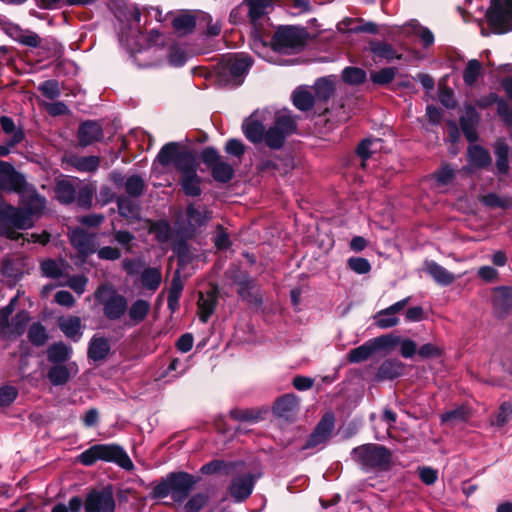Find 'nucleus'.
Here are the masks:
<instances>
[{
    "label": "nucleus",
    "mask_w": 512,
    "mask_h": 512,
    "mask_svg": "<svg viewBox=\"0 0 512 512\" xmlns=\"http://www.w3.org/2000/svg\"><path fill=\"white\" fill-rule=\"evenodd\" d=\"M151 305L147 300L137 299L128 306L127 314L129 325L135 326L143 322L148 316Z\"/></svg>",
    "instance_id": "4be33fe9"
},
{
    "label": "nucleus",
    "mask_w": 512,
    "mask_h": 512,
    "mask_svg": "<svg viewBox=\"0 0 512 512\" xmlns=\"http://www.w3.org/2000/svg\"><path fill=\"white\" fill-rule=\"evenodd\" d=\"M375 324L381 329H388L398 325L399 318L396 315L386 312V309H382L374 316Z\"/></svg>",
    "instance_id": "603ef678"
},
{
    "label": "nucleus",
    "mask_w": 512,
    "mask_h": 512,
    "mask_svg": "<svg viewBox=\"0 0 512 512\" xmlns=\"http://www.w3.org/2000/svg\"><path fill=\"white\" fill-rule=\"evenodd\" d=\"M103 131L95 121H87L80 125L78 139L81 146H87L102 138Z\"/></svg>",
    "instance_id": "aec40b11"
},
{
    "label": "nucleus",
    "mask_w": 512,
    "mask_h": 512,
    "mask_svg": "<svg viewBox=\"0 0 512 512\" xmlns=\"http://www.w3.org/2000/svg\"><path fill=\"white\" fill-rule=\"evenodd\" d=\"M72 354V348L63 342L54 343L47 349L48 360L54 364H63Z\"/></svg>",
    "instance_id": "2f4dec72"
},
{
    "label": "nucleus",
    "mask_w": 512,
    "mask_h": 512,
    "mask_svg": "<svg viewBox=\"0 0 512 512\" xmlns=\"http://www.w3.org/2000/svg\"><path fill=\"white\" fill-rule=\"evenodd\" d=\"M183 287L184 285L180 276V271L179 269H177L172 278L171 286L168 293L170 295V302L175 301L176 298H180Z\"/></svg>",
    "instance_id": "338daca9"
},
{
    "label": "nucleus",
    "mask_w": 512,
    "mask_h": 512,
    "mask_svg": "<svg viewBox=\"0 0 512 512\" xmlns=\"http://www.w3.org/2000/svg\"><path fill=\"white\" fill-rule=\"evenodd\" d=\"M307 39V32L300 27L281 26L273 38L271 49L280 54H294L303 49Z\"/></svg>",
    "instance_id": "39448f33"
},
{
    "label": "nucleus",
    "mask_w": 512,
    "mask_h": 512,
    "mask_svg": "<svg viewBox=\"0 0 512 512\" xmlns=\"http://www.w3.org/2000/svg\"><path fill=\"white\" fill-rule=\"evenodd\" d=\"M0 124L3 131L11 136V145H14L21 141L22 133L17 130L13 120L7 116H2L0 118Z\"/></svg>",
    "instance_id": "5fc2aeb1"
},
{
    "label": "nucleus",
    "mask_w": 512,
    "mask_h": 512,
    "mask_svg": "<svg viewBox=\"0 0 512 512\" xmlns=\"http://www.w3.org/2000/svg\"><path fill=\"white\" fill-rule=\"evenodd\" d=\"M295 128L296 124L292 116L286 113L279 115L274 125L265 133L264 140L266 145L272 149L281 148L286 136L291 134Z\"/></svg>",
    "instance_id": "9b49d317"
},
{
    "label": "nucleus",
    "mask_w": 512,
    "mask_h": 512,
    "mask_svg": "<svg viewBox=\"0 0 512 512\" xmlns=\"http://www.w3.org/2000/svg\"><path fill=\"white\" fill-rule=\"evenodd\" d=\"M211 169L213 178L222 183L230 181L234 174L232 166L222 160L215 163Z\"/></svg>",
    "instance_id": "c03bdc74"
},
{
    "label": "nucleus",
    "mask_w": 512,
    "mask_h": 512,
    "mask_svg": "<svg viewBox=\"0 0 512 512\" xmlns=\"http://www.w3.org/2000/svg\"><path fill=\"white\" fill-rule=\"evenodd\" d=\"M16 302L17 297H14L7 306L0 310V335L7 340H14L21 336L30 321V317L25 311H21L11 318Z\"/></svg>",
    "instance_id": "6e6552de"
},
{
    "label": "nucleus",
    "mask_w": 512,
    "mask_h": 512,
    "mask_svg": "<svg viewBox=\"0 0 512 512\" xmlns=\"http://www.w3.org/2000/svg\"><path fill=\"white\" fill-rule=\"evenodd\" d=\"M493 305L500 313L512 307V288L501 287L496 289L493 294Z\"/></svg>",
    "instance_id": "e433bc0d"
},
{
    "label": "nucleus",
    "mask_w": 512,
    "mask_h": 512,
    "mask_svg": "<svg viewBox=\"0 0 512 512\" xmlns=\"http://www.w3.org/2000/svg\"><path fill=\"white\" fill-rule=\"evenodd\" d=\"M56 198L63 204L72 203L76 199V189L68 180H61L55 189Z\"/></svg>",
    "instance_id": "58836bf2"
},
{
    "label": "nucleus",
    "mask_w": 512,
    "mask_h": 512,
    "mask_svg": "<svg viewBox=\"0 0 512 512\" xmlns=\"http://www.w3.org/2000/svg\"><path fill=\"white\" fill-rule=\"evenodd\" d=\"M366 76V72L358 67H346L342 71L343 81L351 85L363 83L366 79Z\"/></svg>",
    "instance_id": "de8ad7c7"
},
{
    "label": "nucleus",
    "mask_w": 512,
    "mask_h": 512,
    "mask_svg": "<svg viewBox=\"0 0 512 512\" xmlns=\"http://www.w3.org/2000/svg\"><path fill=\"white\" fill-rule=\"evenodd\" d=\"M0 234L6 236L9 239L12 240H18L20 238H23L24 240H27L28 242H34V243H40V244H46L49 241V235L46 232H43L41 234H27V238L24 237L23 234L15 231L14 229L10 227H6L4 225L0 226Z\"/></svg>",
    "instance_id": "72a5a7b5"
},
{
    "label": "nucleus",
    "mask_w": 512,
    "mask_h": 512,
    "mask_svg": "<svg viewBox=\"0 0 512 512\" xmlns=\"http://www.w3.org/2000/svg\"><path fill=\"white\" fill-rule=\"evenodd\" d=\"M425 270L434 279L436 283L442 286L450 285L456 279L454 274L449 272L447 269H445L443 266L439 265L435 261H426Z\"/></svg>",
    "instance_id": "b1692460"
},
{
    "label": "nucleus",
    "mask_w": 512,
    "mask_h": 512,
    "mask_svg": "<svg viewBox=\"0 0 512 512\" xmlns=\"http://www.w3.org/2000/svg\"><path fill=\"white\" fill-rule=\"evenodd\" d=\"M138 281L143 290L154 293L162 282L161 269L159 267H144L139 275Z\"/></svg>",
    "instance_id": "6ab92c4d"
},
{
    "label": "nucleus",
    "mask_w": 512,
    "mask_h": 512,
    "mask_svg": "<svg viewBox=\"0 0 512 512\" xmlns=\"http://www.w3.org/2000/svg\"><path fill=\"white\" fill-rule=\"evenodd\" d=\"M78 371V365L75 362L55 364L49 369L47 378L52 385L61 386L66 384L71 377L77 375Z\"/></svg>",
    "instance_id": "2eb2a0df"
},
{
    "label": "nucleus",
    "mask_w": 512,
    "mask_h": 512,
    "mask_svg": "<svg viewBox=\"0 0 512 512\" xmlns=\"http://www.w3.org/2000/svg\"><path fill=\"white\" fill-rule=\"evenodd\" d=\"M187 217L192 224L197 226L206 224L211 218L205 208L198 209L193 205L187 207Z\"/></svg>",
    "instance_id": "09e8293b"
},
{
    "label": "nucleus",
    "mask_w": 512,
    "mask_h": 512,
    "mask_svg": "<svg viewBox=\"0 0 512 512\" xmlns=\"http://www.w3.org/2000/svg\"><path fill=\"white\" fill-rule=\"evenodd\" d=\"M468 161L473 167H486L490 165L491 157L484 148L478 145H472L468 148Z\"/></svg>",
    "instance_id": "f704fd0d"
},
{
    "label": "nucleus",
    "mask_w": 512,
    "mask_h": 512,
    "mask_svg": "<svg viewBox=\"0 0 512 512\" xmlns=\"http://www.w3.org/2000/svg\"><path fill=\"white\" fill-rule=\"evenodd\" d=\"M482 71L481 63L476 59L468 61L466 68L463 71V80L466 85L472 86L477 81Z\"/></svg>",
    "instance_id": "a18cd8bd"
},
{
    "label": "nucleus",
    "mask_w": 512,
    "mask_h": 512,
    "mask_svg": "<svg viewBox=\"0 0 512 512\" xmlns=\"http://www.w3.org/2000/svg\"><path fill=\"white\" fill-rule=\"evenodd\" d=\"M58 326L64 335L77 342L82 337V323L81 319L77 316H67L58 319Z\"/></svg>",
    "instance_id": "412c9836"
},
{
    "label": "nucleus",
    "mask_w": 512,
    "mask_h": 512,
    "mask_svg": "<svg viewBox=\"0 0 512 512\" xmlns=\"http://www.w3.org/2000/svg\"><path fill=\"white\" fill-rule=\"evenodd\" d=\"M400 337L389 334V335H383L377 338H374L373 344L375 345V349H393L396 345L400 342Z\"/></svg>",
    "instance_id": "052dcab7"
},
{
    "label": "nucleus",
    "mask_w": 512,
    "mask_h": 512,
    "mask_svg": "<svg viewBox=\"0 0 512 512\" xmlns=\"http://www.w3.org/2000/svg\"><path fill=\"white\" fill-rule=\"evenodd\" d=\"M110 351L109 341L104 337H93L89 344L88 356L94 361L103 360Z\"/></svg>",
    "instance_id": "473e14b6"
},
{
    "label": "nucleus",
    "mask_w": 512,
    "mask_h": 512,
    "mask_svg": "<svg viewBox=\"0 0 512 512\" xmlns=\"http://www.w3.org/2000/svg\"><path fill=\"white\" fill-rule=\"evenodd\" d=\"M376 351L373 341L370 340L361 346L352 349L348 354L351 363H360L367 360Z\"/></svg>",
    "instance_id": "ea45409f"
},
{
    "label": "nucleus",
    "mask_w": 512,
    "mask_h": 512,
    "mask_svg": "<svg viewBox=\"0 0 512 512\" xmlns=\"http://www.w3.org/2000/svg\"><path fill=\"white\" fill-rule=\"evenodd\" d=\"M298 406L299 400L294 394H285L276 400L273 411L278 417L289 420L296 414Z\"/></svg>",
    "instance_id": "a211bd4d"
},
{
    "label": "nucleus",
    "mask_w": 512,
    "mask_h": 512,
    "mask_svg": "<svg viewBox=\"0 0 512 512\" xmlns=\"http://www.w3.org/2000/svg\"><path fill=\"white\" fill-rule=\"evenodd\" d=\"M479 116L474 107H467L464 115L460 119L461 128L469 142H474L477 139L476 125L478 124Z\"/></svg>",
    "instance_id": "393cba45"
},
{
    "label": "nucleus",
    "mask_w": 512,
    "mask_h": 512,
    "mask_svg": "<svg viewBox=\"0 0 512 512\" xmlns=\"http://www.w3.org/2000/svg\"><path fill=\"white\" fill-rule=\"evenodd\" d=\"M293 103L299 110L306 111L313 106L314 98L311 92L297 89L293 94Z\"/></svg>",
    "instance_id": "49530a36"
},
{
    "label": "nucleus",
    "mask_w": 512,
    "mask_h": 512,
    "mask_svg": "<svg viewBox=\"0 0 512 512\" xmlns=\"http://www.w3.org/2000/svg\"><path fill=\"white\" fill-rule=\"evenodd\" d=\"M251 65L252 60L246 54L226 55L220 62V76L228 85L239 86Z\"/></svg>",
    "instance_id": "1a4fd4ad"
},
{
    "label": "nucleus",
    "mask_w": 512,
    "mask_h": 512,
    "mask_svg": "<svg viewBox=\"0 0 512 512\" xmlns=\"http://www.w3.org/2000/svg\"><path fill=\"white\" fill-rule=\"evenodd\" d=\"M242 467H239L235 472H240L239 475L235 476L229 486L231 496L238 502L248 498L254 488L256 477L251 473L242 471Z\"/></svg>",
    "instance_id": "ddd939ff"
},
{
    "label": "nucleus",
    "mask_w": 512,
    "mask_h": 512,
    "mask_svg": "<svg viewBox=\"0 0 512 512\" xmlns=\"http://www.w3.org/2000/svg\"><path fill=\"white\" fill-rule=\"evenodd\" d=\"M352 458L364 470H386L391 462V453L384 446L364 444L354 448Z\"/></svg>",
    "instance_id": "20e7f679"
},
{
    "label": "nucleus",
    "mask_w": 512,
    "mask_h": 512,
    "mask_svg": "<svg viewBox=\"0 0 512 512\" xmlns=\"http://www.w3.org/2000/svg\"><path fill=\"white\" fill-rule=\"evenodd\" d=\"M9 35L17 42L28 47H37L40 44L39 36L30 30H24L18 26L8 29Z\"/></svg>",
    "instance_id": "c85d7f7f"
},
{
    "label": "nucleus",
    "mask_w": 512,
    "mask_h": 512,
    "mask_svg": "<svg viewBox=\"0 0 512 512\" xmlns=\"http://www.w3.org/2000/svg\"><path fill=\"white\" fill-rule=\"evenodd\" d=\"M179 153L180 150L178 144L175 142H170L161 148L157 159L163 166H167L171 163H175Z\"/></svg>",
    "instance_id": "37998d69"
},
{
    "label": "nucleus",
    "mask_w": 512,
    "mask_h": 512,
    "mask_svg": "<svg viewBox=\"0 0 512 512\" xmlns=\"http://www.w3.org/2000/svg\"><path fill=\"white\" fill-rule=\"evenodd\" d=\"M123 17H119V41L132 53L139 67H152L165 61L175 67L185 64L187 56L178 46L166 47V38L157 30H151L147 35L140 34L141 12L137 7L126 8Z\"/></svg>",
    "instance_id": "f257e3e1"
},
{
    "label": "nucleus",
    "mask_w": 512,
    "mask_h": 512,
    "mask_svg": "<svg viewBox=\"0 0 512 512\" xmlns=\"http://www.w3.org/2000/svg\"><path fill=\"white\" fill-rule=\"evenodd\" d=\"M180 184L187 196L197 197L201 194V179L197 175V170L181 175Z\"/></svg>",
    "instance_id": "c756f323"
},
{
    "label": "nucleus",
    "mask_w": 512,
    "mask_h": 512,
    "mask_svg": "<svg viewBox=\"0 0 512 512\" xmlns=\"http://www.w3.org/2000/svg\"><path fill=\"white\" fill-rule=\"evenodd\" d=\"M195 484V477L188 473H171L153 488L152 495L155 498H165L170 495L173 501L181 503Z\"/></svg>",
    "instance_id": "7ed1b4c3"
},
{
    "label": "nucleus",
    "mask_w": 512,
    "mask_h": 512,
    "mask_svg": "<svg viewBox=\"0 0 512 512\" xmlns=\"http://www.w3.org/2000/svg\"><path fill=\"white\" fill-rule=\"evenodd\" d=\"M69 239L73 247L84 256L96 251L94 237L86 233L83 229L77 228L70 231Z\"/></svg>",
    "instance_id": "f3484780"
},
{
    "label": "nucleus",
    "mask_w": 512,
    "mask_h": 512,
    "mask_svg": "<svg viewBox=\"0 0 512 512\" xmlns=\"http://www.w3.org/2000/svg\"><path fill=\"white\" fill-rule=\"evenodd\" d=\"M404 365L395 359L385 360L379 367L377 378L379 380L394 379L402 374Z\"/></svg>",
    "instance_id": "7c9ffc66"
},
{
    "label": "nucleus",
    "mask_w": 512,
    "mask_h": 512,
    "mask_svg": "<svg viewBox=\"0 0 512 512\" xmlns=\"http://www.w3.org/2000/svg\"><path fill=\"white\" fill-rule=\"evenodd\" d=\"M39 91L49 99H55L60 95L59 83L55 80H47L38 86Z\"/></svg>",
    "instance_id": "e2e57ef3"
},
{
    "label": "nucleus",
    "mask_w": 512,
    "mask_h": 512,
    "mask_svg": "<svg viewBox=\"0 0 512 512\" xmlns=\"http://www.w3.org/2000/svg\"><path fill=\"white\" fill-rule=\"evenodd\" d=\"M85 512H114L115 500L111 489L90 492L85 501Z\"/></svg>",
    "instance_id": "f8f14e48"
},
{
    "label": "nucleus",
    "mask_w": 512,
    "mask_h": 512,
    "mask_svg": "<svg viewBox=\"0 0 512 512\" xmlns=\"http://www.w3.org/2000/svg\"><path fill=\"white\" fill-rule=\"evenodd\" d=\"M117 204L118 211L123 217L132 219L138 216L139 208L132 200L125 197H119Z\"/></svg>",
    "instance_id": "3c124183"
},
{
    "label": "nucleus",
    "mask_w": 512,
    "mask_h": 512,
    "mask_svg": "<svg viewBox=\"0 0 512 512\" xmlns=\"http://www.w3.org/2000/svg\"><path fill=\"white\" fill-rule=\"evenodd\" d=\"M418 473L421 481L426 485H433L438 480V471L434 468L420 467Z\"/></svg>",
    "instance_id": "774afa93"
},
{
    "label": "nucleus",
    "mask_w": 512,
    "mask_h": 512,
    "mask_svg": "<svg viewBox=\"0 0 512 512\" xmlns=\"http://www.w3.org/2000/svg\"><path fill=\"white\" fill-rule=\"evenodd\" d=\"M242 463H225L223 461H212L202 466L201 472L203 474H214L222 472L227 475H233L234 471L238 470Z\"/></svg>",
    "instance_id": "4c0bfd02"
},
{
    "label": "nucleus",
    "mask_w": 512,
    "mask_h": 512,
    "mask_svg": "<svg viewBox=\"0 0 512 512\" xmlns=\"http://www.w3.org/2000/svg\"><path fill=\"white\" fill-rule=\"evenodd\" d=\"M67 164L81 172H94L99 167L100 159L97 156L80 157L72 155L67 158Z\"/></svg>",
    "instance_id": "cd10ccee"
},
{
    "label": "nucleus",
    "mask_w": 512,
    "mask_h": 512,
    "mask_svg": "<svg viewBox=\"0 0 512 512\" xmlns=\"http://www.w3.org/2000/svg\"><path fill=\"white\" fill-rule=\"evenodd\" d=\"M207 503V496L199 493L192 496L184 506L185 512H199Z\"/></svg>",
    "instance_id": "69168bd1"
},
{
    "label": "nucleus",
    "mask_w": 512,
    "mask_h": 512,
    "mask_svg": "<svg viewBox=\"0 0 512 512\" xmlns=\"http://www.w3.org/2000/svg\"><path fill=\"white\" fill-rule=\"evenodd\" d=\"M25 186V179L12 165L0 161V189L13 192H22Z\"/></svg>",
    "instance_id": "4468645a"
},
{
    "label": "nucleus",
    "mask_w": 512,
    "mask_h": 512,
    "mask_svg": "<svg viewBox=\"0 0 512 512\" xmlns=\"http://www.w3.org/2000/svg\"><path fill=\"white\" fill-rule=\"evenodd\" d=\"M217 304V292L211 289L206 293H200L198 299L199 317L202 322H207L214 312Z\"/></svg>",
    "instance_id": "5701e85b"
},
{
    "label": "nucleus",
    "mask_w": 512,
    "mask_h": 512,
    "mask_svg": "<svg viewBox=\"0 0 512 512\" xmlns=\"http://www.w3.org/2000/svg\"><path fill=\"white\" fill-rule=\"evenodd\" d=\"M396 75V69L392 67L383 68L379 71L372 72L370 79L373 83L378 85H385L390 83Z\"/></svg>",
    "instance_id": "864d4df0"
},
{
    "label": "nucleus",
    "mask_w": 512,
    "mask_h": 512,
    "mask_svg": "<svg viewBox=\"0 0 512 512\" xmlns=\"http://www.w3.org/2000/svg\"><path fill=\"white\" fill-rule=\"evenodd\" d=\"M176 169L183 174L190 171H196V163L194 155L189 151H180L174 163Z\"/></svg>",
    "instance_id": "79ce46f5"
},
{
    "label": "nucleus",
    "mask_w": 512,
    "mask_h": 512,
    "mask_svg": "<svg viewBox=\"0 0 512 512\" xmlns=\"http://www.w3.org/2000/svg\"><path fill=\"white\" fill-rule=\"evenodd\" d=\"M243 132L246 138L253 143L261 142L265 136L263 124L254 120L244 122Z\"/></svg>",
    "instance_id": "a19ab883"
},
{
    "label": "nucleus",
    "mask_w": 512,
    "mask_h": 512,
    "mask_svg": "<svg viewBox=\"0 0 512 512\" xmlns=\"http://www.w3.org/2000/svg\"><path fill=\"white\" fill-rule=\"evenodd\" d=\"M487 18L491 26L499 33L512 30V0H491V7L487 11Z\"/></svg>",
    "instance_id": "9d476101"
},
{
    "label": "nucleus",
    "mask_w": 512,
    "mask_h": 512,
    "mask_svg": "<svg viewBox=\"0 0 512 512\" xmlns=\"http://www.w3.org/2000/svg\"><path fill=\"white\" fill-rule=\"evenodd\" d=\"M315 90L319 99L326 100L334 93V84L329 78H322L316 82Z\"/></svg>",
    "instance_id": "4d7b16f0"
},
{
    "label": "nucleus",
    "mask_w": 512,
    "mask_h": 512,
    "mask_svg": "<svg viewBox=\"0 0 512 512\" xmlns=\"http://www.w3.org/2000/svg\"><path fill=\"white\" fill-rule=\"evenodd\" d=\"M348 267L357 274H367L371 270L369 261L362 257H351L347 262Z\"/></svg>",
    "instance_id": "680f3d73"
},
{
    "label": "nucleus",
    "mask_w": 512,
    "mask_h": 512,
    "mask_svg": "<svg viewBox=\"0 0 512 512\" xmlns=\"http://www.w3.org/2000/svg\"><path fill=\"white\" fill-rule=\"evenodd\" d=\"M380 148V139H365L359 144L357 148V153L362 159H367L373 153H376Z\"/></svg>",
    "instance_id": "8fccbe9b"
},
{
    "label": "nucleus",
    "mask_w": 512,
    "mask_h": 512,
    "mask_svg": "<svg viewBox=\"0 0 512 512\" xmlns=\"http://www.w3.org/2000/svg\"><path fill=\"white\" fill-rule=\"evenodd\" d=\"M334 428V419L331 415H325L322 420L318 423V425L315 428V432L318 433L322 439L329 438L332 430Z\"/></svg>",
    "instance_id": "0e129e2a"
},
{
    "label": "nucleus",
    "mask_w": 512,
    "mask_h": 512,
    "mask_svg": "<svg viewBox=\"0 0 512 512\" xmlns=\"http://www.w3.org/2000/svg\"><path fill=\"white\" fill-rule=\"evenodd\" d=\"M28 338L36 346L43 345L47 340L45 327L39 323L33 324L28 331Z\"/></svg>",
    "instance_id": "6e6d98bb"
},
{
    "label": "nucleus",
    "mask_w": 512,
    "mask_h": 512,
    "mask_svg": "<svg viewBox=\"0 0 512 512\" xmlns=\"http://www.w3.org/2000/svg\"><path fill=\"white\" fill-rule=\"evenodd\" d=\"M512 415V405L509 402H503L499 410L493 420H491L492 425H496L498 427L504 426L511 418Z\"/></svg>",
    "instance_id": "13d9d810"
},
{
    "label": "nucleus",
    "mask_w": 512,
    "mask_h": 512,
    "mask_svg": "<svg viewBox=\"0 0 512 512\" xmlns=\"http://www.w3.org/2000/svg\"><path fill=\"white\" fill-rule=\"evenodd\" d=\"M82 464L90 466L98 460L117 462L125 469H131L133 464L122 448L117 445L98 444L94 445L79 456Z\"/></svg>",
    "instance_id": "0eeeda50"
},
{
    "label": "nucleus",
    "mask_w": 512,
    "mask_h": 512,
    "mask_svg": "<svg viewBox=\"0 0 512 512\" xmlns=\"http://www.w3.org/2000/svg\"><path fill=\"white\" fill-rule=\"evenodd\" d=\"M94 298L103 306V314L108 320H120L127 313V299L110 285H100L94 293Z\"/></svg>",
    "instance_id": "423d86ee"
},
{
    "label": "nucleus",
    "mask_w": 512,
    "mask_h": 512,
    "mask_svg": "<svg viewBox=\"0 0 512 512\" xmlns=\"http://www.w3.org/2000/svg\"><path fill=\"white\" fill-rule=\"evenodd\" d=\"M278 0H244L248 7V16L256 27L273 9Z\"/></svg>",
    "instance_id": "dca6fc26"
},
{
    "label": "nucleus",
    "mask_w": 512,
    "mask_h": 512,
    "mask_svg": "<svg viewBox=\"0 0 512 512\" xmlns=\"http://www.w3.org/2000/svg\"><path fill=\"white\" fill-rule=\"evenodd\" d=\"M21 202L25 209L8 207L7 221L15 228L28 229L33 225L32 216L40 215L43 212L46 201L35 191L27 190L22 192Z\"/></svg>",
    "instance_id": "f03ea898"
},
{
    "label": "nucleus",
    "mask_w": 512,
    "mask_h": 512,
    "mask_svg": "<svg viewBox=\"0 0 512 512\" xmlns=\"http://www.w3.org/2000/svg\"><path fill=\"white\" fill-rule=\"evenodd\" d=\"M406 34L417 36L424 47H429L434 43V35L430 29L422 26L417 20H411L403 26Z\"/></svg>",
    "instance_id": "a878e982"
},
{
    "label": "nucleus",
    "mask_w": 512,
    "mask_h": 512,
    "mask_svg": "<svg viewBox=\"0 0 512 512\" xmlns=\"http://www.w3.org/2000/svg\"><path fill=\"white\" fill-rule=\"evenodd\" d=\"M197 24L200 26V18L198 17V13H182L175 17L172 21L173 28L182 35L192 32Z\"/></svg>",
    "instance_id": "bb28decb"
},
{
    "label": "nucleus",
    "mask_w": 512,
    "mask_h": 512,
    "mask_svg": "<svg viewBox=\"0 0 512 512\" xmlns=\"http://www.w3.org/2000/svg\"><path fill=\"white\" fill-rule=\"evenodd\" d=\"M144 188V181L141 177L133 175L125 181V190L132 196L137 197L142 194Z\"/></svg>",
    "instance_id": "bf43d9fd"
},
{
    "label": "nucleus",
    "mask_w": 512,
    "mask_h": 512,
    "mask_svg": "<svg viewBox=\"0 0 512 512\" xmlns=\"http://www.w3.org/2000/svg\"><path fill=\"white\" fill-rule=\"evenodd\" d=\"M369 49L375 56L388 61L401 58V55L393 48V46L386 42L372 41L370 42Z\"/></svg>",
    "instance_id": "c9c22d12"
}]
</instances>
